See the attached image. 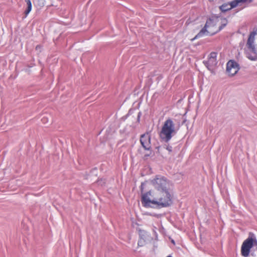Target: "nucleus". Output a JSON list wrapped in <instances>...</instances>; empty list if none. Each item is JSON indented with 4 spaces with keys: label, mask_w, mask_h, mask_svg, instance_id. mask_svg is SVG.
<instances>
[{
    "label": "nucleus",
    "mask_w": 257,
    "mask_h": 257,
    "mask_svg": "<svg viewBox=\"0 0 257 257\" xmlns=\"http://www.w3.org/2000/svg\"><path fill=\"white\" fill-rule=\"evenodd\" d=\"M151 183L162 196L158 198L151 199V191H149L142 195L141 202L143 206L146 208L161 209L171 206L173 203L170 192V181L167 178L160 175H157L151 180Z\"/></svg>",
    "instance_id": "f257e3e1"
},
{
    "label": "nucleus",
    "mask_w": 257,
    "mask_h": 257,
    "mask_svg": "<svg viewBox=\"0 0 257 257\" xmlns=\"http://www.w3.org/2000/svg\"><path fill=\"white\" fill-rule=\"evenodd\" d=\"M178 130L179 127L175 126L172 119L168 118L165 120L162 126L160 134V138L164 142L168 143L177 134Z\"/></svg>",
    "instance_id": "f03ea898"
},
{
    "label": "nucleus",
    "mask_w": 257,
    "mask_h": 257,
    "mask_svg": "<svg viewBox=\"0 0 257 257\" xmlns=\"http://www.w3.org/2000/svg\"><path fill=\"white\" fill-rule=\"evenodd\" d=\"M217 53L212 52L208 56V60H204L203 61L204 65L210 71H212L213 70V68L217 65Z\"/></svg>",
    "instance_id": "7ed1b4c3"
},
{
    "label": "nucleus",
    "mask_w": 257,
    "mask_h": 257,
    "mask_svg": "<svg viewBox=\"0 0 257 257\" xmlns=\"http://www.w3.org/2000/svg\"><path fill=\"white\" fill-rule=\"evenodd\" d=\"M151 137L148 132L141 135L140 143L143 148L146 151H151Z\"/></svg>",
    "instance_id": "20e7f679"
},
{
    "label": "nucleus",
    "mask_w": 257,
    "mask_h": 257,
    "mask_svg": "<svg viewBox=\"0 0 257 257\" xmlns=\"http://www.w3.org/2000/svg\"><path fill=\"white\" fill-rule=\"evenodd\" d=\"M257 34V29L254 31L253 30L249 35L247 41V46L248 48L253 53L257 54V50L255 48V46L254 44V37Z\"/></svg>",
    "instance_id": "39448f33"
},
{
    "label": "nucleus",
    "mask_w": 257,
    "mask_h": 257,
    "mask_svg": "<svg viewBox=\"0 0 257 257\" xmlns=\"http://www.w3.org/2000/svg\"><path fill=\"white\" fill-rule=\"evenodd\" d=\"M242 244L251 249L254 245L257 244V240L255 235L253 233L250 232L248 238L243 241Z\"/></svg>",
    "instance_id": "423d86ee"
},
{
    "label": "nucleus",
    "mask_w": 257,
    "mask_h": 257,
    "mask_svg": "<svg viewBox=\"0 0 257 257\" xmlns=\"http://www.w3.org/2000/svg\"><path fill=\"white\" fill-rule=\"evenodd\" d=\"M231 69H236L235 72H238L240 69L239 65L234 60H230L226 64V72H230Z\"/></svg>",
    "instance_id": "0eeeda50"
},
{
    "label": "nucleus",
    "mask_w": 257,
    "mask_h": 257,
    "mask_svg": "<svg viewBox=\"0 0 257 257\" xmlns=\"http://www.w3.org/2000/svg\"><path fill=\"white\" fill-rule=\"evenodd\" d=\"M250 252V249L242 244L241 247V254L244 257H247Z\"/></svg>",
    "instance_id": "6e6552de"
},
{
    "label": "nucleus",
    "mask_w": 257,
    "mask_h": 257,
    "mask_svg": "<svg viewBox=\"0 0 257 257\" xmlns=\"http://www.w3.org/2000/svg\"><path fill=\"white\" fill-rule=\"evenodd\" d=\"M213 22H214V20L213 18H209V19H208L207 20L205 26L202 28V29H205V32L206 33V35H208L209 34V32L207 30V28H208L209 27L212 25L213 24Z\"/></svg>",
    "instance_id": "1a4fd4ad"
},
{
    "label": "nucleus",
    "mask_w": 257,
    "mask_h": 257,
    "mask_svg": "<svg viewBox=\"0 0 257 257\" xmlns=\"http://www.w3.org/2000/svg\"><path fill=\"white\" fill-rule=\"evenodd\" d=\"M25 2L26 3L27 5V8L25 11V18H26L29 14L31 12L32 9V5L31 0H25Z\"/></svg>",
    "instance_id": "9d476101"
},
{
    "label": "nucleus",
    "mask_w": 257,
    "mask_h": 257,
    "mask_svg": "<svg viewBox=\"0 0 257 257\" xmlns=\"http://www.w3.org/2000/svg\"><path fill=\"white\" fill-rule=\"evenodd\" d=\"M205 29H202L195 36L194 38L192 39L191 41H194L195 40L197 39L198 38H201L205 35H206V33L205 32Z\"/></svg>",
    "instance_id": "9b49d317"
},
{
    "label": "nucleus",
    "mask_w": 257,
    "mask_h": 257,
    "mask_svg": "<svg viewBox=\"0 0 257 257\" xmlns=\"http://www.w3.org/2000/svg\"><path fill=\"white\" fill-rule=\"evenodd\" d=\"M229 5V3L223 4L219 7V9L222 12L225 13L231 10L230 8L228 7Z\"/></svg>",
    "instance_id": "f8f14e48"
},
{
    "label": "nucleus",
    "mask_w": 257,
    "mask_h": 257,
    "mask_svg": "<svg viewBox=\"0 0 257 257\" xmlns=\"http://www.w3.org/2000/svg\"><path fill=\"white\" fill-rule=\"evenodd\" d=\"M221 24L219 27L218 32L221 31L227 24V20L226 18L222 19Z\"/></svg>",
    "instance_id": "ddd939ff"
},
{
    "label": "nucleus",
    "mask_w": 257,
    "mask_h": 257,
    "mask_svg": "<svg viewBox=\"0 0 257 257\" xmlns=\"http://www.w3.org/2000/svg\"><path fill=\"white\" fill-rule=\"evenodd\" d=\"M146 243V240L144 235H140V239L138 242V245L139 246H143Z\"/></svg>",
    "instance_id": "4468645a"
},
{
    "label": "nucleus",
    "mask_w": 257,
    "mask_h": 257,
    "mask_svg": "<svg viewBox=\"0 0 257 257\" xmlns=\"http://www.w3.org/2000/svg\"><path fill=\"white\" fill-rule=\"evenodd\" d=\"M229 6H230V9L231 10L236 8L237 6L239 5V2L238 0H233L230 2H229Z\"/></svg>",
    "instance_id": "2eb2a0df"
},
{
    "label": "nucleus",
    "mask_w": 257,
    "mask_h": 257,
    "mask_svg": "<svg viewBox=\"0 0 257 257\" xmlns=\"http://www.w3.org/2000/svg\"><path fill=\"white\" fill-rule=\"evenodd\" d=\"M238 1L239 2V5H241L242 4L246 3H250L252 1V0H238Z\"/></svg>",
    "instance_id": "dca6fc26"
},
{
    "label": "nucleus",
    "mask_w": 257,
    "mask_h": 257,
    "mask_svg": "<svg viewBox=\"0 0 257 257\" xmlns=\"http://www.w3.org/2000/svg\"><path fill=\"white\" fill-rule=\"evenodd\" d=\"M236 69H231L230 72H227L229 76H233L236 74L238 72H235Z\"/></svg>",
    "instance_id": "f3484780"
},
{
    "label": "nucleus",
    "mask_w": 257,
    "mask_h": 257,
    "mask_svg": "<svg viewBox=\"0 0 257 257\" xmlns=\"http://www.w3.org/2000/svg\"><path fill=\"white\" fill-rule=\"evenodd\" d=\"M150 151V153L149 154H146L144 156V159H147L149 157H150L151 156H152L153 155V151L151 149V151Z\"/></svg>",
    "instance_id": "a211bd4d"
},
{
    "label": "nucleus",
    "mask_w": 257,
    "mask_h": 257,
    "mask_svg": "<svg viewBox=\"0 0 257 257\" xmlns=\"http://www.w3.org/2000/svg\"><path fill=\"white\" fill-rule=\"evenodd\" d=\"M165 148L169 153H171L172 152V147L169 145H166Z\"/></svg>",
    "instance_id": "6ab92c4d"
},
{
    "label": "nucleus",
    "mask_w": 257,
    "mask_h": 257,
    "mask_svg": "<svg viewBox=\"0 0 257 257\" xmlns=\"http://www.w3.org/2000/svg\"><path fill=\"white\" fill-rule=\"evenodd\" d=\"M96 172H97V168H93L91 171V173L92 174H94V175H96L97 174H96Z\"/></svg>",
    "instance_id": "aec40b11"
},
{
    "label": "nucleus",
    "mask_w": 257,
    "mask_h": 257,
    "mask_svg": "<svg viewBox=\"0 0 257 257\" xmlns=\"http://www.w3.org/2000/svg\"><path fill=\"white\" fill-rule=\"evenodd\" d=\"M142 115V113L141 112H139L138 114V116H137V120L138 121H140V117H141V116Z\"/></svg>",
    "instance_id": "412c9836"
},
{
    "label": "nucleus",
    "mask_w": 257,
    "mask_h": 257,
    "mask_svg": "<svg viewBox=\"0 0 257 257\" xmlns=\"http://www.w3.org/2000/svg\"><path fill=\"white\" fill-rule=\"evenodd\" d=\"M143 183H142L141 184V191L143 192Z\"/></svg>",
    "instance_id": "4be33fe9"
},
{
    "label": "nucleus",
    "mask_w": 257,
    "mask_h": 257,
    "mask_svg": "<svg viewBox=\"0 0 257 257\" xmlns=\"http://www.w3.org/2000/svg\"><path fill=\"white\" fill-rule=\"evenodd\" d=\"M41 47L40 45H37L36 47V49L37 50L38 49H39Z\"/></svg>",
    "instance_id": "5701e85b"
},
{
    "label": "nucleus",
    "mask_w": 257,
    "mask_h": 257,
    "mask_svg": "<svg viewBox=\"0 0 257 257\" xmlns=\"http://www.w3.org/2000/svg\"><path fill=\"white\" fill-rule=\"evenodd\" d=\"M171 242H172V243H173L174 244H175V241H174V240H171Z\"/></svg>",
    "instance_id": "b1692460"
},
{
    "label": "nucleus",
    "mask_w": 257,
    "mask_h": 257,
    "mask_svg": "<svg viewBox=\"0 0 257 257\" xmlns=\"http://www.w3.org/2000/svg\"><path fill=\"white\" fill-rule=\"evenodd\" d=\"M103 181V180H102V179H100V180H98L97 182H101V181Z\"/></svg>",
    "instance_id": "393cba45"
},
{
    "label": "nucleus",
    "mask_w": 257,
    "mask_h": 257,
    "mask_svg": "<svg viewBox=\"0 0 257 257\" xmlns=\"http://www.w3.org/2000/svg\"><path fill=\"white\" fill-rule=\"evenodd\" d=\"M250 59L251 60H255V58H250Z\"/></svg>",
    "instance_id": "a878e982"
},
{
    "label": "nucleus",
    "mask_w": 257,
    "mask_h": 257,
    "mask_svg": "<svg viewBox=\"0 0 257 257\" xmlns=\"http://www.w3.org/2000/svg\"><path fill=\"white\" fill-rule=\"evenodd\" d=\"M160 148V146H158V147H157L156 148L157 149L159 150Z\"/></svg>",
    "instance_id": "bb28decb"
},
{
    "label": "nucleus",
    "mask_w": 257,
    "mask_h": 257,
    "mask_svg": "<svg viewBox=\"0 0 257 257\" xmlns=\"http://www.w3.org/2000/svg\"><path fill=\"white\" fill-rule=\"evenodd\" d=\"M167 257H172V256L171 255V254H169V255H168Z\"/></svg>",
    "instance_id": "cd10ccee"
},
{
    "label": "nucleus",
    "mask_w": 257,
    "mask_h": 257,
    "mask_svg": "<svg viewBox=\"0 0 257 257\" xmlns=\"http://www.w3.org/2000/svg\"><path fill=\"white\" fill-rule=\"evenodd\" d=\"M45 118L44 117L42 118V120L44 121L45 120Z\"/></svg>",
    "instance_id": "c85d7f7f"
}]
</instances>
